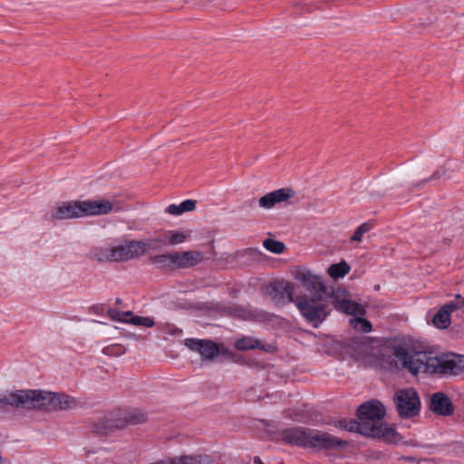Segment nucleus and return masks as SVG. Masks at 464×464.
Returning a JSON list of instances; mask_svg holds the SVG:
<instances>
[{
	"instance_id": "473e14b6",
	"label": "nucleus",
	"mask_w": 464,
	"mask_h": 464,
	"mask_svg": "<svg viewBox=\"0 0 464 464\" xmlns=\"http://www.w3.org/2000/svg\"><path fill=\"white\" fill-rule=\"evenodd\" d=\"M0 464H12L7 459L0 455Z\"/></svg>"
},
{
	"instance_id": "f03ea898",
	"label": "nucleus",
	"mask_w": 464,
	"mask_h": 464,
	"mask_svg": "<svg viewBox=\"0 0 464 464\" xmlns=\"http://www.w3.org/2000/svg\"><path fill=\"white\" fill-rule=\"evenodd\" d=\"M294 277L309 293V297L296 296L295 304L306 321L318 327L330 314L328 305L321 304L327 297L329 289L320 276L307 268H298Z\"/></svg>"
},
{
	"instance_id": "5701e85b",
	"label": "nucleus",
	"mask_w": 464,
	"mask_h": 464,
	"mask_svg": "<svg viewBox=\"0 0 464 464\" xmlns=\"http://www.w3.org/2000/svg\"><path fill=\"white\" fill-rule=\"evenodd\" d=\"M353 327L362 333H369L372 331V324L371 323L362 317H357L354 319H351L350 321Z\"/></svg>"
},
{
	"instance_id": "2eb2a0df",
	"label": "nucleus",
	"mask_w": 464,
	"mask_h": 464,
	"mask_svg": "<svg viewBox=\"0 0 464 464\" xmlns=\"http://www.w3.org/2000/svg\"><path fill=\"white\" fill-rule=\"evenodd\" d=\"M311 430L304 428L287 429L283 432V440L299 447L309 448Z\"/></svg>"
},
{
	"instance_id": "c85d7f7f",
	"label": "nucleus",
	"mask_w": 464,
	"mask_h": 464,
	"mask_svg": "<svg viewBox=\"0 0 464 464\" xmlns=\"http://www.w3.org/2000/svg\"><path fill=\"white\" fill-rule=\"evenodd\" d=\"M102 353L106 355H120L124 353V350L120 345L116 344L104 347Z\"/></svg>"
},
{
	"instance_id": "bb28decb",
	"label": "nucleus",
	"mask_w": 464,
	"mask_h": 464,
	"mask_svg": "<svg viewBox=\"0 0 464 464\" xmlns=\"http://www.w3.org/2000/svg\"><path fill=\"white\" fill-rule=\"evenodd\" d=\"M165 238H150L147 241H140L144 245V254L148 249H157L160 246H164Z\"/></svg>"
},
{
	"instance_id": "f3484780",
	"label": "nucleus",
	"mask_w": 464,
	"mask_h": 464,
	"mask_svg": "<svg viewBox=\"0 0 464 464\" xmlns=\"http://www.w3.org/2000/svg\"><path fill=\"white\" fill-rule=\"evenodd\" d=\"M150 262L159 269L177 270L175 252L152 256Z\"/></svg>"
},
{
	"instance_id": "393cba45",
	"label": "nucleus",
	"mask_w": 464,
	"mask_h": 464,
	"mask_svg": "<svg viewBox=\"0 0 464 464\" xmlns=\"http://www.w3.org/2000/svg\"><path fill=\"white\" fill-rule=\"evenodd\" d=\"M107 314L113 321L127 323L129 316L131 315V311L121 312L117 309H109Z\"/></svg>"
},
{
	"instance_id": "ddd939ff",
	"label": "nucleus",
	"mask_w": 464,
	"mask_h": 464,
	"mask_svg": "<svg viewBox=\"0 0 464 464\" xmlns=\"http://www.w3.org/2000/svg\"><path fill=\"white\" fill-rule=\"evenodd\" d=\"M185 344L191 351L198 353L205 360H212L219 353L218 345L209 340L187 339Z\"/></svg>"
},
{
	"instance_id": "aec40b11",
	"label": "nucleus",
	"mask_w": 464,
	"mask_h": 464,
	"mask_svg": "<svg viewBox=\"0 0 464 464\" xmlns=\"http://www.w3.org/2000/svg\"><path fill=\"white\" fill-rule=\"evenodd\" d=\"M188 235L179 230H169L164 234V246H176L182 244L188 238Z\"/></svg>"
},
{
	"instance_id": "4468645a",
	"label": "nucleus",
	"mask_w": 464,
	"mask_h": 464,
	"mask_svg": "<svg viewBox=\"0 0 464 464\" xmlns=\"http://www.w3.org/2000/svg\"><path fill=\"white\" fill-rule=\"evenodd\" d=\"M430 410L437 415L450 416L454 412V406L445 393L436 392L430 397Z\"/></svg>"
},
{
	"instance_id": "7c9ffc66",
	"label": "nucleus",
	"mask_w": 464,
	"mask_h": 464,
	"mask_svg": "<svg viewBox=\"0 0 464 464\" xmlns=\"http://www.w3.org/2000/svg\"><path fill=\"white\" fill-rule=\"evenodd\" d=\"M93 464H116V462L113 459L102 454L95 459Z\"/></svg>"
},
{
	"instance_id": "f257e3e1",
	"label": "nucleus",
	"mask_w": 464,
	"mask_h": 464,
	"mask_svg": "<svg viewBox=\"0 0 464 464\" xmlns=\"http://www.w3.org/2000/svg\"><path fill=\"white\" fill-rule=\"evenodd\" d=\"M393 354L401 363L402 368L413 375L420 372L440 376L464 373L463 355L451 353L432 356L430 353L422 352L410 353L401 345L393 348Z\"/></svg>"
},
{
	"instance_id": "423d86ee",
	"label": "nucleus",
	"mask_w": 464,
	"mask_h": 464,
	"mask_svg": "<svg viewBox=\"0 0 464 464\" xmlns=\"http://www.w3.org/2000/svg\"><path fill=\"white\" fill-rule=\"evenodd\" d=\"M92 255L101 263L126 262L144 255V245L140 241L126 240L122 243L96 247Z\"/></svg>"
},
{
	"instance_id": "f8f14e48",
	"label": "nucleus",
	"mask_w": 464,
	"mask_h": 464,
	"mask_svg": "<svg viewBox=\"0 0 464 464\" xmlns=\"http://www.w3.org/2000/svg\"><path fill=\"white\" fill-rule=\"evenodd\" d=\"M295 196V191L290 188H282L269 192L259 198V206L270 209L276 204L288 201Z\"/></svg>"
},
{
	"instance_id": "f704fd0d",
	"label": "nucleus",
	"mask_w": 464,
	"mask_h": 464,
	"mask_svg": "<svg viewBox=\"0 0 464 464\" xmlns=\"http://www.w3.org/2000/svg\"><path fill=\"white\" fill-rule=\"evenodd\" d=\"M406 460L412 462L414 460V458L412 457H406L404 458Z\"/></svg>"
},
{
	"instance_id": "0eeeda50",
	"label": "nucleus",
	"mask_w": 464,
	"mask_h": 464,
	"mask_svg": "<svg viewBox=\"0 0 464 464\" xmlns=\"http://www.w3.org/2000/svg\"><path fill=\"white\" fill-rule=\"evenodd\" d=\"M393 401L396 411L401 418H411L420 412V397L417 392L411 388L396 392Z\"/></svg>"
},
{
	"instance_id": "412c9836",
	"label": "nucleus",
	"mask_w": 464,
	"mask_h": 464,
	"mask_svg": "<svg viewBox=\"0 0 464 464\" xmlns=\"http://www.w3.org/2000/svg\"><path fill=\"white\" fill-rule=\"evenodd\" d=\"M351 270L350 266L345 262L333 264L329 266L327 273L333 279H338L345 276Z\"/></svg>"
},
{
	"instance_id": "9d476101",
	"label": "nucleus",
	"mask_w": 464,
	"mask_h": 464,
	"mask_svg": "<svg viewBox=\"0 0 464 464\" xmlns=\"http://www.w3.org/2000/svg\"><path fill=\"white\" fill-rule=\"evenodd\" d=\"M464 307V299L460 295H456L454 300L445 304L433 316V324L440 329H446L450 324V314Z\"/></svg>"
},
{
	"instance_id": "c9c22d12",
	"label": "nucleus",
	"mask_w": 464,
	"mask_h": 464,
	"mask_svg": "<svg viewBox=\"0 0 464 464\" xmlns=\"http://www.w3.org/2000/svg\"><path fill=\"white\" fill-rule=\"evenodd\" d=\"M92 309H93V310H98V309H100V307H99V306H96V307H92Z\"/></svg>"
},
{
	"instance_id": "c756f323",
	"label": "nucleus",
	"mask_w": 464,
	"mask_h": 464,
	"mask_svg": "<svg viewBox=\"0 0 464 464\" xmlns=\"http://www.w3.org/2000/svg\"><path fill=\"white\" fill-rule=\"evenodd\" d=\"M146 420V415L144 413H133L129 418V422L131 424L142 423Z\"/></svg>"
},
{
	"instance_id": "39448f33",
	"label": "nucleus",
	"mask_w": 464,
	"mask_h": 464,
	"mask_svg": "<svg viewBox=\"0 0 464 464\" xmlns=\"http://www.w3.org/2000/svg\"><path fill=\"white\" fill-rule=\"evenodd\" d=\"M113 205L109 200H76L62 202L54 206L49 213V219H72L87 216L105 215L112 211Z\"/></svg>"
},
{
	"instance_id": "a211bd4d",
	"label": "nucleus",
	"mask_w": 464,
	"mask_h": 464,
	"mask_svg": "<svg viewBox=\"0 0 464 464\" xmlns=\"http://www.w3.org/2000/svg\"><path fill=\"white\" fill-rule=\"evenodd\" d=\"M270 347V345H268L267 347L262 345L257 339L253 338L251 336H244L237 340V342L235 343V348L238 351H247L257 348L267 351L269 350Z\"/></svg>"
},
{
	"instance_id": "72a5a7b5",
	"label": "nucleus",
	"mask_w": 464,
	"mask_h": 464,
	"mask_svg": "<svg viewBox=\"0 0 464 464\" xmlns=\"http://www.w3.org/2000/svg\"><path fill=\"white\" fill-rule=\"evenodd\" d=\"M254 462H255V464H264V463L262 462V460H261L260 459H258V458H256V459H255V460H254Z\"/></svg>"
},
{
	"instance_id": "7ed1b4c3",
	"label": "nucleus",
	"mask_w": 464,
	"mask_h": 464,
	"mask_svg": "<svg viewBox=\"0 0 464 464\" xmlns=\"http://www.w3.org/2000/svg\"><path fill=\"white\" fill-rule=\"evenodd\" d=\"M385 415V407L379 401L372 400L362 403L358 411V420H341L334 423L340 430L351 432H358L364 436L383 439L387 442L395 443L398 441L399 434L392 426L382 423Z\"/></svg>"
},
{
	"instance_id": "9b49d317",
	"label": "nucleus",
	"mask_w": 464,
	"mask_h": 464,
	"mask_svg": "<svg viewBox=\"0 0 464 464\" xmlns=\"http://www.w3.org/2000/svg\"><path fill=\"white\" fill-rule=\"evenodd\" d=\"M267 293L277 302L281 304L294 303L295 285L293 283L285 280H279L272 283L267 288Z\"/></svg>"
},
{
	"instance_id": "cd10ccee",
	"label": "nucleus",
	"mask_w": 464,
	"mask_h": 464,
	"mask_svg": "<svg viewBox=\"0 0 464 464\" xmlns=\"http://www.w3.org/2000/svg\"><path fill=\"white\" fill-rule=\"evenodd\" d=\"M235 316L238 318H242L244 320H248L252 318H257L258 316L254 315L251 311L245 310L243 308H236L234 311Z\"/></svg>"
},
{
	"instance_id": "dca6fc26",
	"label": "nucleus",
	"mask_w": 464,
	"mask_h": 464,
	"mask_svg": "<svg viewBox=\"0 0 464 464\" xmlns=\"http://www.w3.org/2000/svg\"><path fill=\"white\" fill-rule=\"evenodd\" d=\"M177 269H184L194 266L203 260V254L199 251H177L175 252Z\"/></svg>"
},
{
	"instance_id": "e433bc0d",
	"label": "nucleus",
	"mask_w": 464,
	"mask_h": 464,
	"mask_svg": "<svg viewBox=\"0 0 464 464\" xmlns=\"http://www.w3.org/2000/svg\"><path fill=\"white\" fill-rule=\"evenodd\" d=\"M463 299H464V297H463Z\"/></svg>"
},
{
	"instance_id": "a878e982",
	"label": "nucleus",
	"mask_w": 464,
	"mask_h": 464,
	"mask_svg": "<svg viewBox=\"0 0 464 464\" xmlns=\"http://www.w3.org/2000/svg\"><path fill=\"white\" fill-rule=\"evenodd\" d=\"M372 229V224L369 222H365L360 225L355 230L353 236L351 237L352 241L361 242L362 240V236L369 232Z\"/></svg>"
},
{
	"instance_id": "2f4dec72",
	"label": "nucleus",
	"mask_w": 464,
	"mask_h": 464,
	"mask_svg": "<svg viewBox=\"0 0 464 464\" xmlns=\"http://www.w3.org/2000/svg\"><path fill=\"white\" fill-rule=\"evenodd\" d=\"M445 173H446V169H445V168L442 167V168H440L437 171H435L431 178L433 179H439L441 176H443Z\"/></svg>"
},
{
	"instance_id": "6ab92c4d",
	"label": "nucleus",
	"mask_w": 464,
	"mask_h": 464,
	"mask_svg": "<svg viewBox=\"0 0 464 464\" xmlns=\"http://www.w3.org/2000/svg\"><path fill=\"white\" fill-rule=\"evenodd\" d=\"M196 208V200L187 199L179 204H171L167 207L166 212L172 216H179L185 212L193 211Z\"/></svg>"
},
{
	"instance_id": "4be33fe9",
	"label": "nucleus",
	"mask_w": 464,
	"mask_h": 464,
	"mask_svg": "<svg viewBox=\"0 0 464 464\" xmlns=\"http://www.w3.org/2000/svg\"><path fill=\"white\" fill-rule=\"evenodd\" d=\"M127 323L132 324L137 326H144L147 328L152 327L155 324L152 318L134 315L132 312L131 315L129 316V320Z\"/></svg>"
},
{
	"instance_id": "6e6552de",
	"label": "nucleus",
	"mask_w": 464,
	"mask_h": 464,
	"mask_svg": "<svg viewBox=\"0 0 464 464\" xmlns=\"http://www.w3.org/2000/svg\"><path fill=\"white\" fill-rule=\"evenodd\" d=\"M332 299L335 309L349 315L361 316L365 313L364 306L353 302L352 295L345 288H332L328 291L327 297Z\"/></svg>"
},
{
	"instance_id": "20e7f679",
	"label": "nucleus",
	"mask_w": 464,
	"mask_h": 464,
	"mask_svg": "<svg viewBox=\"0 0 464 464\" xmlns=\"http://www.w3.org/2000/svg\"><path fill=\"white\" fill-rule=\"evenodd\" d=\"M0 406L24 410L68 411L77 406L75 398L41 390H14L0 394Z\"/></svg>"
},
{
	"instance_id": "b1692460",
	"label": "nucleus",
	"mask_w": 464,
	"mask_h": 464,
	"mask_svg": "<svg viewBox=\"0 0 464 464\" xmlns=\"http://www.w3.org/2000/svg\"><path fill=\"white\" fill-rule=\"evenodd\" d=\"M264 246L274 254H281L285 250V244L281 241L274 239H266L264 241Z\"/></svg>"
},
{
	"instance_id": "1a4fd4ad",
	"label": "nucleus",
	"mask_w": 464,
	"mask_h": 464,
	"mask_svg": "<svg viewBox=\"0 0 464 464\" xmlns=\"http://www.w3.org/2000/svg\"><path fill=\"white\" fill-rule=\"evenodd\" d=\"M348 442L329 433L316 430H311L309 448L319 450H334L336 448H344Z\"/></svg>"
}]
</instances>
